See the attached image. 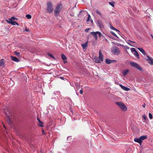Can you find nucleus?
<instances>
[{"label":"nucleus","mask_w":153,"mask_h":153,"mask_svg":"<svg viewBox=\"0 0 153 153\" xmlns=\"http://www.w3.org/2000/svg\"><path fill=\"white\" fill-rule=\"evenodd\" d=\"M62 8V6L61 4H59L56 5L54 10V15L56 17H57L59 15Z\"/></svg>","instance_id":"1"},{"label":"nucleus","mask_w":153,"mask_h":153,"mask_svg":"<svg viewBox=\"0 0 153 153\" xmlns=\"http://www.w3.org/2000/svg\"><path fill=\"white\" fill-rule=\"evenodd\" d=\"M46 11L47 13H52L53 11L52 4L50 1L47 2V3Z\"/></svg>","instance_id":"2"},{"label":"nucleus","mask_w":153,"mask_h":153,"mask_svg":"<svg viewBox=\"0 0 153 153\" xmlns=\"http://www.w3.org/2000/svg\"><path fill=\"white\" fill-rule=\"evenodd\" d=\"M116 104L123 111L127 110V107L122 102H116Z\"/></svg>","instance_id":"3"},{"label":"nucleus","mask_w":153,"mask_h":153,"mask_svg":"<svg viewBox=\"0 0 153 153\" xmlns=\"http://www.w3.org/2000/svg\"><path fill=\"white\" fill-rule=\"evenodd\" d=\"M111 52L114 54L117 55L120 53V50L118 47L114 46L112 48Z\"/></svg>","instance_id":"4"},{"label":"nucleus","mask_w":153,"mask_h":153,"mask_svg":"<svg viewBox=\"0 0 153 153\" xmlns=\"http://www.w3.org/2000/svg\"><path fill=\"white\" fill-rule=\"evenodd\" d=\"M130 64L131 66L133 67H134L140 71H142V68L139 65L136 63H134L133 62H131L130 63Z\"/></svg>","instance_id":"5"},{"label":"nucleus","mask_w":153,"mask_h":153,"mask_svg":"<svg viewBox=\"0 0 153 153\" xmlns=\"http://www.w3.org/2000/svg\"><path fill=\"white\" fill-rule=\"evenodd\" d=\"M90 34H93L95 39L96 40L97 39V35L99 37H100L101 36V33L98 31L92 32L90 33Z\"/></svg>","instance_id":"6"},{"label":"nucleus","mask_w":153,"mask_h":153,"mask_svg":"<svg viewBox=\"0 0 153 153\" xmlns=\"http://www.w3.org/2000/svg\"><path fill=\"white\" fill-rule=\"evenodd\" d=\"M97 23L98 24V26L100 29L104 27V25L101 21V20H99L97 21Z\"/></svg>","instance_id":"7"},{"label":"nucleus","mask_w":153,"mask_h":153,"mask_svg":"<svg viewBox=\"0 0 153 153\" xmlns=\"http://www.w3.org/2000/svg\"><path fill=\"white\" fill-rule=\"evenodd\" d=\"M6 21L9 24H10L13 25H15V24H16L17 25L19 26V24L17 22H16L13 21H9L8 20H6Z\"/></svg>","instance_id":"8"},{"label":"nucleus","mask_w":153,"mask_h":153,"mask_svg":"<svg viewBox=\"0 0 153 153\" xmlns=\"http://www.w3.org/2000/svg\"><path fill=\"white\" fill-rule=\"evenodd\" d=\"M148 59H147L146 60L148 62V63L151 65L153 64V59L148 56H146Z\"/></svg>","instance_id":"9"},{"label":"nucleus","mask_w":153,"mask_h":153,"mask_svg":"<svg viewBox=\"0 0 153 153\" xmlns=\"http://www.w3.org/2000/svg\"><path fill=\"white\" fill-rule=\"evenodd\" d=\"M134 141L136 142L139 143L140 145L142 144V141L140 139V138H135L134 139Z\"/></svg>","instance_id":"10"},{"label":"nucleus","mask_w":153,"mask_h":153,"mask_svg":"<svg viewBox=\"0 0 153 153\" xmlns=\"http://www.w3.org/2000/svg\"><path fill=\"white\" fill-rule=\"evenodd\" d=\"M103 55L102 53L100 51H99V59L102 62L103 61Z\"/></svg>","instance_id":"11"},{"label":"nucleus","mask_w":153,"mask_h":153,"mask_svg":"<svg viewBox=\"0 0 153 153\" xmlns=\"http://www.w3.org/2000/svg\"><path fill=\"white\" fill-rule=\"evenodd\" d=\"M120 87L123 90L126 91H129L130 89L129 88L123 86L121 84H120L119 85Z\"/></svg>","instance_id":"12"},{"label":"nucleus","mask_w":153,"mask_h":153,"mask_svg":"<svg viewBox=\"0 0 153 153\" xmlns=\"http://www.w3.org/2000/svg\"><path fill=\"white\" fill-rule=\"evenodd\" d=\"M61 57L62 60L64 61V63H66L67 62V58L65 56V55L63 54H61Z\"/></svg>","instance_id":"13"},{"label":"nucleus","mask_w":153,"mask_h":153,"mask_svg":"<svg viewBox=\"0 0 153 153\" xmlns=\"http://www.w3.org/2000/svg\"><path fill=\"white\" fill-rule=\"evenodd\" d=\"M116 62L117 61L115 60H111L108 59H105V62L106 63L108 64H109L113 62Z\"/></svg>","instance_id":"14"},{"label":"nucleus","mask_w":153,"mask_h":153,"mask_svg":"<svg viewBox=\"0 0 153 153\" xmlns=\"http://www.w3.org/2000/svg\"><path fill=\"white\" fill-rule=\"evenodd\" d=\"M129 72L128 69H126V70H124L123 71V76H125L127 75Z\"/></svg>","instance_id":"15"},{"label":"nucleus","mask_w":153,"mask_h":153,"mask_svg":"<svg viewBox=\"0 0 153 153\" xmlns=\"http://www.w3.org/2000/svg\"><path fill=\"white\" fill-rule=\"evenodd\" d=\"M11 58L12 60L13 61L16 62H18L19 61L18 59L16 57L13 56H11Z\"/></svg>","instance_id":"16"},{"label":"nucleus","mask_w":153,"mask_h":153,"mask_svg":"<svg viewBox=\"0 0 153 153\" xmlns=\"http://www.w3.org/2000/svg\"><path fill=\"white\" fill-rule=\"evenodd\" d=\"M94 61L96 63H100V60H99V59L97 57H95L94 58Z\"/></svg>","instance_id":"17"},{"label":"nucleus","mask_w":153,"mask_h":153,"mask_svg":"<svg viewBox=\"0 0 153 153\" xmlns=\"http://www.w3.org/2000/svg\"><path fill=\"white\" fill-rule=\"evenodd\" d=\"M0 65L2 67L4 66V60L3 59L0 60Z\"/></svg>","instance_id":"18"},{"label":"nucleus","mask_w":153,"mask_h":153,"mask_svg":"<svg viewBox=\"0 0 153 153\" xmlns=\"http://www.w3.org/2000/svg\"><path fill=\"white\" fill-rule=\"evenodd\" d=\"M37 120L39 122V126L41 127H43L44 126L43 125V123L38 118H37Z\"/></svg>","instance_id":"19"},{"label":"nucleus","mask_w":153,"mask_h":153,"mask_svg":"<svg viewBox=\"0 0 153 153\" xmlns=\"http://www.w3.org/2000/svg\"><path fill=\"white\" fill-rule=\"evenodd\" d=\"M138 49L144 55H146V53L143 49L141 48H139Z\"/></svg>","instance_id":"20"},{"label":"nucleus","mask_w":153,"mask_h":153,"mask_svg":"<svg viewBox=\"0 0 153 153\" xmlns=\"http://www.w3.org/2000/svg\"><path fill=\"white\" fill-rule=\"evenodd\" d=\"M140 139L142 141V140L147 139V137L146 135H143L140 137Z\"/></svg>","instance_id":"21"},{"label":"nucleus","mask_w":153,"mask_h":153,"mask_svg":"<svg viewBox=\"0 0 153 153\" xmlns=\"http://www.w3.org/2000/svg\"><path fill=\"white\" fill-rule=\"evenodd\" d=\"M88 45V43L87 42L85 43L82 44V47L83 49H85L87 47Z\"/></svg>","instance_id":"22"},{"label":"nucleus","mask_w":153,"mask_h":153,"mask_svg":"<svg viewBox=\"0 0 153 153\" xmlns=\"http://www.w3.org/2000/svg\"><path fill=\"white\" fill-rule=\"evenodd\" d=\"M17 19L15 18L14 16L11 17L9 19V21H13V20H17Z\"/></svg>","instance_id":"23"},{"label":"nucleus","mask_w":153,"mask_h":153,"mask_svg":"<svg viewBox=\"0 0 153 153\" xmlns=\"http://www.w3.org/2000/svg\"><path fill=\"white\" fill-rule=\"evenodd\" d=\"M134 54L138 58H139V54L136 51L134 52Z\"/></svg>","instance_id":"24"},{"label":"nucleus","mask_w":153,"mask_h":153,"mask_svg":"<svg viewBox=\"0 0 153 153\" xmlns=\"http://www.w3.org/2000/svg\"><path fill=\"white\" fill-rule=\"evenodd\" d=\"M95 12L98 15H99L100 16H102V14L100 12L99 10H96L95 11Z\"/></svg>","instance_id":"25"},{"label":"nucleus","mask_w":153,"mask_h":153,"mask_svg":"<svg viewBox=\"0 0 153 153\" xmlns=\"http://www.w3.org/2000/svg\"><path fill=\"white\" fill-rule=\"evenodd\" d=\"M26 17L28 19H30L31 18V16L30 15L27 14L26 15Z\"/></svg>","instance_id":"26"},{"label":"nucleus","mask_w":153,"mask_h":153,"mask_svg":"<svg viewBox=\"0 0 153 153\" xmlns=\"http://www.w3.org/2000/svg\"><path fill=\"white\" fill-rule=\"evenodd\" d=\"M15 54L17 56H19L20 55V53H19L17 52L16 51L15 52Z\"/></svg>","instance_id":"27"},{"label":"nucleus","mask_w":153,"mask_h":153,"mask_svg":"<svg viewBox=\"0 0 153 153\" xmlns=\"http://www.w3.org/2000/svg\"><path fill=\"white\" fill-rule=\"evenodd\" d=\"M131 50L132 52H134L136 51L135 49L134 48H131Z\"/></svg>","instance_id":"28"},{"label":"nucleus","mask_w":153,"mask_h":153,"mask_svg":"<svg viewBox=\"0 0 153 153\" xmlns=\"http://www.w3.org/2000/svg\"><path fill=\"white\" fill-rule=\"evenodd\" d=\"M149 118L150 119H152L153 118V117H152V114L150 113H149Z\"/></svg>","instance_id":"29"},{"label":"nucleus","mask_w":153,"mask_h":153,"mask_svg":"<svg viewBox=\"0 0 153 153\" xmlns=\"http://www.w3.org/2000/svg\"><path fill=\"white\" fill-rule=\"evenodd\" d=\"M91 19V17L90 15H88V19H87V22L90 21Z\"/></svg>","instance_id":"30"},{"label":"nucleus","mask_w":153,"mask_h":153,"mask_svg":"<svg viewBox=\"0 0 153 153\" xmlns=\"http://www.w3.org/2000/svg\"><path fill=\"white\" fill-rule=\"evenodd\" d=\"M48 55L49 56H50L51 58L54 59H55V57H54V56L52 54H51L50 53H48Z\"/></svg>","instance_id":"31"},{"label":"nucleus","mask_w":153,"mask_h":153,"mask_svg":"<svg viewBox=\"0 0 153 153\" xmlns=\"http://www.w3.org/2000/svg\"><path fill=\"white\" fill-rule=\"evenodd\" d=\"M111 34H112L113 36H114L116 37H117V35L113 32L111 31Z\"/></svg>","instance_id":"32"},{"label":"nucleus","mask_w":153,"mask_h":153,"mask_svg":"<svg viewBox=\"0 0 153 153\" xmlns=\"http://www.w3.org/2000/svg\"><path fill=\"white\" fill-rule=\"evenodd\" d=\"M109 4L111 5L112 7H114V5L112 2H109Z\"/></svg>","instance_id":"33"},{"label":"nucleus","mask_w":153,"mask_h":153,"mask_svg":"<svg viewBox=\"0 0 153 153\" xmlns=\"http://www.w3.org/2000/svg\"><path fill=\"white\" fill-rule=\"evenodd\" d=\"M143 118L145 120L146 119L147 117L145 115H143Z\"/></svg>","instance_id":"34"},{"label":"nucleus","mask_w":153,"mask_h":153,"mask_svg":"<svg viewBox=\"0 0 153 153\" xmlns=\"http://www.w3.org/2000/svg\"><path fill=\"white\" fill-rule=\"evenodd\" d=\"M89 30H90V28L86 29L85 30V32H88V31Z\"/></svg>","instance_id":"35"},{"label":"nucleus","mask_w":153,"mask_h":153,"mask_svg":"<svg viewBox=\"0 0 153 153\" xmlns=\"http://www.w3.org/2000/svg\"><path fill=\"white\" fill-rule=\"evenodd\" d=\"M79 92L81 94H82L83 93V91L82 89L80 90Z\"/></svg>","instance_id":"36"},{"label":"nucleus","mask_w":153,"mask_h":153,"mask_svg":"<svg viewBox=\"0 0 153 153\" xmlns=\"http://www.w3.org/2000/svg\"><path fill=\"white\" fill-rule=\"evenodd\" d=\"M42 134L43 135H45V132L43 129L42 130Z\"/></svg>","instance_id":"37"},{"label":"nucleus","mask_w":153,"mask_h":153,"mask_svg":"<svg viewBox=\"0 0 153 153\" xmlns=\"http://www.w3.org/2000/svg\"><path fill=\"white\" fill-rule=\"evenodd\" d=\"M111 28L112 29V30H115V28L114 27H113V26H111Z\"/></svg>","instance_id":"38"},{"label":"nucleus","mask_w":153,"mask_h":153,"mask_svg":"<svg viewBox=\"0 0 153 153\" xmlns=\"http://www.w3.org/2000/svg\"><path fill=\"white\" fill-rule=\"evenodd\" d=\"M9 118V119L8 120H7V123H10V121L9 119V118Z\"/></svg>","instance_id":"39"},{"label":"nucleus","mask_w":153,"mask_h":153,"mask_svg":"<svg viewBox=\"0 0 153 153\" xmlns=\"http://www.w3.org/2000/svg\"><path fill=\"white\" fill-rule=\"evenodd\" d=\"M127 43L128 44V45H130L131 46H134L133 45H132L131 44V43H129L128 42H127Z\"/></svg>","instance_id":"40"},{"label":"nucleus","mask_w":153,"mask_h":153,"mask_svg":"<svg viewBox=\"0 0 153 153\" xmlns=\"http://www.w3.org/2000/svg\"><path fill=\"white\" fill-rule=\"evenodd\" d=\"M114 30L116 31L117 32H119L120 31L118 30L117 29L115 28Z\"/></svg>","instance_id":"41"},{"label":"nucleus","mask_w":153,"mask_h":153,"mask_svg":"<svg viewBox=\"0 0 153 153\" xmlns=\"http://www.w3.org/2000/svg\"><path fill=\"white\" fill-rule=\"evenodd\" d=\"M60 78L62 80H64V78L62 76H61L60 77Z\"/></svg>","instance_id":"42"},{"label":"nucleus","mask_w":153,"mask_h":153,"mask_svg":"<svg viewBox=\"0 0 153 153\" xmlns=\"http://www.w3.org/2000/svg\"><path fill=\"white\" fill-rule=\"evenodd\" d=\"M25 30L27 32L29 31V29H27L26 28H25Z\"/></svg>","instance_id":"43"},{"label":"nucleus","mask_w":153,"mask_h":153,"mask_svg":"<svg viewBox=\"0 0 153 153\" xmlns=\"http://www.w3.org/2000/svg\"><path fill=\"white\" fill-rule=\"evenodd\" d=\"M142 106H143V107H144V108H145V104H144V105H142Z\"/></svg>","instance_id":"44"},{"label":"nucleus","mask_w":153,"mask_h":153,"mask_svg":"<svg viewBox=\"0 0 153 153\" xmlns=\"http://www.w3.org/2000/svg\"><path fill=\"white\" fill-rule=\"evenodd\" d=\"M129 41H130V42H133V43H135L134 42H133V41H130V40H129Z\"/></svg>","instance_id":"45"},{"label":"nucleus","mask_w":153,"mask_h":153,"mask_svg":"<svg viewBox=\"0 0 153 153\" xmlns=\"http://www.w3.org/2000/svg\"><path fill=\"white\" fill-rule=\"evenodd\" d=\"M151 36L152 38L153 39V36L152 34H151Z\"/></svg>","instance_id":"46"},{"label":"nucleus","mask_w":153,"mask_h":153,"mask_svg":"<svg viewBox=\"0 0 153 153\" xmlns=\"http://www.w3.org/2000/svg\"><path fill=\"white\" fill-rule=\"evenodd\" d=\"M4 127L5 128H6V127L4 126Z\"/></svg>","instance_id":"47"},{"label":"nucleus","mask_w":153,"mask_h":153,"mask_svg":"<svg viewBox=\"0 0 153 153\" xmlns=\"http://www.w3.org/2000/svg\"><path fill=\"white\" fill-rule=\"evenodd\" d=\"M82 12V11H80V13Z\"/></svg>","instance_id":"48"}]
</instances>
